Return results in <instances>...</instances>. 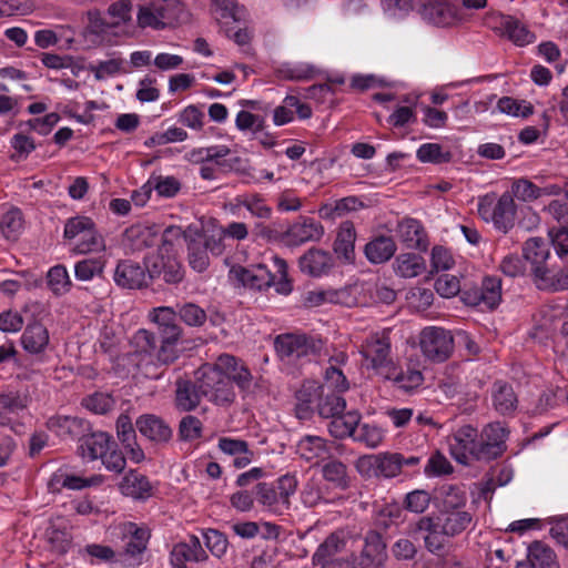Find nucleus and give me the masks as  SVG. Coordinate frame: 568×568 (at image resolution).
Segmentation results:
<instances>
[{"label": "nucleus", "instance_id": "1", "mask_svg": "<svg viewBox=\"0 0 568 568\" xmlns=\"http://www.w3.org/2000/svg\"><path fill=\"white\" fill-rule=\"evenodd\" d=\"M297 486L296 476L291 474L281 476L274 483H257V504L272 513L283 514L290 509V498L296 493Z\"/></svg>", "mask_w": 568, "mask_h": 568}, {"label": "nucleus", "instance_id": "2", "mask_svg": "<svg viewBox=\"0 0 568 568\" xmlns=\"http://www.w3.org/2000/svg\"><path fill=\"white\" fill-rule=\"evenodd\" d=\"M234 278L240 284H252L254 282H264V284H291L293 282L288 276V265L280 256H273L270 264H260L254 270L242 266L231 270Z\"/></svg>", "mask_w": 568, "mask_h": 568}, {"label": "nucleus", "instance_id": "3", "mask_svg": "<svg viewBox=\"0 0 568 568\" xmlns=\"http://www.w3.org/2000/svg\"><path fill=\"white\" fill-rule=\"evenodd\" d=\"M199 387L202 388L204 397L217 405H229L235 399V392L230 378L214 365H204L197 372Z\"/></svg>", "mask_w": 568, "mask_h": 568}, {"label": "nucleus", "instance_id": "4", "mask_svg": "<svg viewBox=\"0 0 568 568\" xmlns=\"http://www.w3.org/2000/svg\"><path fill=\"white\" fill-rule=\"evenodd\" d=\"M390 329L372 333L361 345L362 356L369 363V367L382 376L394 365L390 357Z\"/></svg>", "mask_w": 568, "mask_h": 568}, {"label": "nucleus", "instance_id": "5", "mask_svg": "<svg viewBox=\"0 0 568 568\" xmlns=\"http://www.w3.org/2000/svg\"><path fill=\"white\" fill-rule=\"evenodd\" d=\"M419 346L425 357L442 363L448 359L454 351V337L443 327L427 326L419 333Z\"/></svg>", "mask_w": 568, "mask_h": 568}, {"label": "nucleus", "instance_id": "6", "mask_svg": "<svg viewBox=\"0 0 568 568\" xmlns=\"http://www.w3.org/2000/svg\"><path fill=\"white\" fill-rule=\"evenodd\" d=\"M274 346L281 359L293 362L321 353L323 342L305 334H282L276 336Z\"/></svg>", "mask_w": 568, "mask_h": 568}, {"label": "nucleus", "instance_id": "7", "mask_svg": "<svg viewBox=\"0 0 568 568\" xmlns=\"http://www.w3.org/2000/svg\"><path fill=\"white\" fill-rule=\"evenodd\" d=\"M217 367L230 378L233 386L235 384L243 395V398L252 395L257 383L247 365L241 359L230 354H222L216 359Z\"/></svg>", "mask_w": 568, "mask_h": 568}, {"label": "nucleus", "instance_id": "8", "mask_svg": "<svg viewBox=\"0 0 568 568\" xmlns=\"http://www.w3.org/2000/svg\"><path fill=\"white\" fill-rule=\"evenodd\" d=\"M347 544V534L344 530H335L329 534L325 540L317 547L312 557L315 566L321 568H346L348 562L344 559L336 558Z\"/></svg>", "mask_w": 568, "mask_h": 568}, {"label": "nucleus", "instance_id": "9", "mask_svg": "<svg viewBox=\"0 0 568 568\" xmlns=\"http://www.w3.org/2000/svg\"><path fill=\"white\" fill-rule=\"evenodd\" d=\"M34 385H21L17 389L0 392V426L11 423L9 414H19L32 403Z\"/></svg>", "mask_w": 568, "mask_h": 568}, {"label": "nucleus", "instance_id": "10", "mask_svg": "<svg viewBox=\"0 0 568 568\" xmlns=\"http://www.w3.org/2000/svg\"><path fill=\"white\" fill-rule=\"evenodd\" d=\"M412 536L424 534L423 539L425 548L437 556L445 552L446 536L439 526L436 525L434 516H423L416 523L409 526Z\"/></svg>", "mask_w": 568, "mask_h": 568}, {"label": "nucleus", "instance_id": "11", "mask_svg": "<svg viewBox=\"0 0 568 568\" xmlns=\"http://www.w3.org/2000/svg\"><path fill=\"white\" fill-rule=\"evenodd\" d=\"M324 234L323 226L307 216H300L286 231L284 243L288 246H298L306 242H317Z\"/></svg>", "mask_w": 568, "mask_h": 568}, {"label": "nucleus", "instance_id": "12", "mask_svg": "<svg viewBox=\"0 0 568 568\" xmlns=\"http://www.w3.org/2000/svg\"><path fill=\"white\" fill-rule=\"evenodd\" d=\"M478 439V432L471 425L458 428L449 440L452 455L464 465H468Z\"/></svg>", "mask_w": 568, "mask_h": 568}, {"label": "nucleus", "instance_id": "13", "mask_svg": "<svg viewBox=\"0 0 568 568\" xmlns=\"http://www.w3.org/2000/svg\"><path fill=\"white\" fill-rule=\"evenodd\" d=\"M424 21L436 27H447L455 20V9L440 0H423L416 11Z\"/></svg>", "mask_w": 568, "mask_h": 568}, {"label": "nucleus", "instance_id": "14", "mask_svg": "<svg viewBox=\"0 0 568 568\" xmlns=\"http://www.w3.org/2000/svg\"><path fill=\"white\" fill-rule=\"evenodd\" d=\"M399 460L400 454L398 453L364 456L358 459L357 468L359 471H363L365 468H374L376 475L392 478L400 473Z\"/></svg>", "mask_w": 568, "mask_h": 568}, {"label": "nucleus", "instance_id": "15", "mask_svg": "<svg viewBox=\"0 0 568 568\" xmlns=\"http://www.w3.org/2000/svg\"><path fill=\"white\" fill-rule=\"evenodd\" d=\"M135 426L142 436L156 444H165L172 438V428L156 415H141L136 419Z\"/></svg>", "mask_w": 568, "mask_h": 568}, {"label": "nucleus", "instance_id": "16", "mask_svg": "<svg viewBox=\"0 0 568 568\" xmlns=\"http://www.w3.org/2000/svg\"><path fill=\"white\" fill-rule=\"evenodd\" d=\"M501 286H460L459 296L468 306L494 308L501 298Z\"/></svg>", "mask_w": 568, "mask_h": 568}, {"label": "nucleus", "instance_id": "17", "mask_svg": "<svg viewBox=\"0 0 568 568\" xmlns=\"http://www.w3.org/2000/svg\"><path fill=\"white\" fill-rule=\"evenodd\" d=\"M207 555L197 536L191 535L184 541L176 544L171 551V562L174 568H185L186 561H204Z\"/></svg>", "mask_w": 568, "mask_h": 568}, {"label": "nucleus", "instance_id": "18", "mask_svg": "<svg viewBox=\"0 0 568 568\" xmlns=\"http://www.w3.org/2000/svg\"><path fill=\"white\" fill-rule=\"evenodd\" d=\"M332 255L321 248L312 247L298 260L301 271L313 277H320L327 274L333 267Z\"/></svg>", "mask_w": 568, "mask_h": 568}, {"label": "nucleus", "instance_id": "19", "mask_svg": "<svg viewBox=\"0 0 568 568\" xmlns=\"http://www.w3.org/2000/svg\"><path fill=\"white\" fill-rule=\"evenodd\" d=\"M175 388V405L181 412L194 410L201 403L204 393L200 392L199 375L194 382L190 379H178Z\"/></svg>", "mask_w": 568, "mask_h": 568}, {"label": "nucleus", "instance_id": "20", "mask_svg": "<svg viewBox=\"0 0 568 568\" xmlns=\"http://www.w3.org/2000/svg\"><path fill=\"white\" fill-rule=\"evenodd\" d=\"M501 34L518 47H524L535 42L536 36L528 29V26L520 19L504 14L500 19Z\"/></svg>", "mask_w": 568, "mask_h": 568}, {"label": "nucleus", "instance_id": "21", "mask_svg": "<svg viewBox=\"0 0 568 568\" xmlns=\"http://www.w3.org/2000/svg\"><path fill=\"white\" fill-rule=\"evenodd\" d=\"M434 518L436 525L448 537H455L465 531L473 520L471 514L466 510L438 511Z\"/></svg>", "mask_w": 568, "mask_h": 568}, {"label": "nucleus", "instance_id": "22", "mask_svg": "<svg viewBox=\"0 0 568 568\" xmlns=\"http://www.w3.org/2000/svg\"><path fill=\"white\" fill-rule=\"evenodd\" d=\"M397 233L407 247L416 248L422 252L427 251V236L419 221L409 217L404 219L398 223Z\"/></svg>", "mask_w": 568, "mask_h": 568}, {"label": "nucleus", "instance_id": "23", "mask_svg": "<svg viewBox=\"0 0 568 568\" xmlns=\"http://www.w3.org/2000/svg\"><path fill=\"white\" fill-rule=\"evenodd\" d=\"M356 231L354 224L349 221H345L341 224L336 239L333 244V251L339 260L346 263H351L355 257V245Z\"/></svg>", "mask_w": 568, "mask_h": 568}, {"label": "nucleus", "instance_id": "24", "mask_svg": "<svg viewBox=\"0 0 568 568\" xmlns=\"http://www.w3.org/2000/svg\"><path fill=\"white\" fill-rule=\"evenodd\" d=\"M120 490L124 496L144 500L152 496L153 487L146 476L130 470L121 480Z\"/></svg>", "mask_w": 568, "mask_h": 568}, {"label": "nucleus", "instance_id": "25", "mask_svg": "<svg viewBox=\"0 0 568 568\" xmlns=\"http://www.w3.org/2000/svg\"><path fill=\"white\" fill-rule=\"evenodd\" d=\"M535 280L549 284H568V271L560 256H551L545 264L534 270Z\"/></svg>", "mask_w": 568, "mask_h": 568}, {"label": "nucleus", "instance_id": "26", "mask_svg": "<svg viewBox=\"0 0 568 568\" xmlns=\"http://www.w3.org/2000/svg\"><path fill=\"white\" fill-rule=\"evenodd\" d=\"M435 499L438 511L464 510L467 503L466 493L455 485H443Z\"/></svg>", "mask_w": 568, "mask_h": 568}, {"label": "nucleus", "instance_id": "27", "mask_svg": "<svg viewBox=\"0 0 568 568\" xmlns=\"http://www.w3.org/2000/svg\"><path fill=\"white\" fill-rule=\"evenodd\" d=\"M166 284H176L182 281L181 264L173 257L159 258L152 266H148V276L150 281L160 278Z\"/></svg>", "mask_w": 568, "mask_h": 568}, {"label": "nucleus", "instance_id": "28", "mask_svg": "<svg viewBox=\"0 0 568 568\" xmlns=\"http://www.w3.org/2000/svg\"><path fill=\"white\" fill-rule=\"evenodd\" d=\"M111 437L108 433L104 432H97V433H90L88 432L83 439L81 440V444L79 446V449L81 450V455L83 457H88L91 460L101 458L103 454L108 453L110 450V442Z\"/></svg>", "mask_w": 568, "mask_h": 568}, {"label": "nucleus", "instance_id": "29", "mask_svg": "<svg viewBox=\"0 0 568 568\" xmlns=\"http://www.w3.org/2000/svg\"><path fill=\"white\" fill-rule=\"evenodd\" d=\"M150 539V531L146 528L139 527L136 524L128 523L124 525V552L131 557L141 555Z\"/></svg>", "mask_w": 568, "mask_h": 568}, {"label": "nucleus", "instance_id": "30", "mask_svg": "<svg viewBox=\"0 0 568 568\" xmlns=\"http://www.w3.org/2000/svg\"><path fill=\"white\" fill-rule=\"evenodd\" d=\"M186 244L191 267L197 272H203L209 265V256L206 248L203 247L202 233L189 227Z\"/></svg>", "mask_w": 568, "mask_h": 568}, {"label": "nucleus", "instance_id": "31", "mask_svg": "<svg viewBox=\"0 0 568 568\" xmlns=\"http://www.w3.org/2000/svg\"><path fill=\"white\" fill-rule=\"evenodd\" d=\"M527 558L530 568H559L555 551L544 541L531 542L528 547Z\"/></svg>", "mask_w": 568, "mask_h": 568}, {"label": "nucleus", "instance_id": "32", "mask_svg": "<svg viewBox=\"0 0 568 568\" xmlns=\"http://www.w3.org/2000/svg\"><path fill=\"white\" fill-rule=\"evenodd\" d=\"M396 248L390 236L379 235L365 245V255L372 263L379 264L390 260Z\"/></svg>", "mask_w": 568, "mask_h": 568}, {"label": "nucleus", "instance_id": "33", "mask_svg": "<svg viewBox=\"0 0 568 568\" xmlns=\"http://www.w3.org/2000/svg\"><path fill=\"white\" fill-rule=\"evenodd\" d=\"M516 205L509 193H504L493 211V221L497 229L507 232L514 225Z\"/></svg>", "mask_w": 568, "mask_h": 568}, {"label": "nucleus", "instance_id": "34", "mask_svg": "<svg viewBox=\"0 0 568 568\" xmlns=\"http://www.w3.org/2000/svg\"><path fill=\"white\" fill-rule=\"evenodd\" d=\"M361 422V414L357 410H351L346 414H339L332 417L328 424L329 434L338 439L354 437L355 428Z\"/></svg>", "mask_w": 568, "mask_h": 568}, {"label": "nucleus", "instance_id": "35", "mask_svg": "<svg viewBox=\"0 0 568 568\" xmlns=\"http://www.w3.org/2000/svg\"><path fill=\"white\" fill-rule=\"evenodd\" d=\"M297 453L303 459L312 462L316 458L324 459L328 457L331 449L324 438L307 435L297 443Z\"/></svg>", "mask_w": 568, "mask_h": 568}, {"label": "nucleus", "instance_id": "36", "mask_svg": "<svg viewBox=\"0 0 568 568\" xmlns=\"http://www.w3.org/2000/svg\"><path fill=\"white\" fill-rule=\"evenodd\" d=\"M395 273L403 278L415 277L426 270L423 256L415 253H405L396 257L393 264Z\"/></svg>", "mask_w": 568, "mask_h": 568}, {"label": "nucleus", "instance_id": "37", "mask_svg": "<svg viewBox=\"0 0 568 568\" xmlns=\"http://www.w3.org/2000/svg\"><path fill=\"white\" fill-rule=\"evenodd\" d=\"M21 343L26 351L38 354L44 349L49 343L47 328L38 322L29 324L21 337Z\"/></svg>", "mask_w": 568, "mask_h": 568}, {"label": "nucleus", "instance_id": "38", "mask_svg": "<svg viewBox=\"0 0 568 568\" xmlns=\"http://www.w3.org/2000/svg\"><path fill=\"white\" fill-rule=\"evenodd\" d=\"M517 396L511 385L498 381L493 386V404L497 412L503 415L509 414L517 407Z\"/></svg>", "mask_w": 568, "mask_h": 568}, {"label": "nucleus", "instance_id": "39", "mask_svg": "<svg viewBox=\"0 0 568 568\" xmlns=\"http://www.w3.org/2000/svg\"><path fill=\"white\" fill-rule=\"evenodd\" d=\"M158 233L156 225L135 224L128 227L124 235L134 250H142L155 244Z\"/></svg>", "mask_w": 568, "mask_h": 568}, {"label": "nucleus", "instance_id": "40", "mask_svg": "<svg viewBox=\"0 0 568 568\" xmlns=\"http://www.w3.org/2000/svg\"><path fill=\"white\" fill-rule=\"evenodd\" d=\"M385 379L392 381L394 385L400 389L409 392L417 388L423 383V375L417 369H407L406 372L398 369L395 364L388 368L383 375Z\"/></svg>", "mask_w": 568, "mask_h": 568}, {"label": "nucleus", "instance_id": "41", "mask_svg": "<svg viewBox=\"0 0 568 568\" xmlns=\"http://www.w3.org/2000/svg\"><path fill=\"white\" fill-rule=\"evenodd\" d=\"M322 476L337 489L345 490L351 486L347 466L338 459H329L323 464Z\"/></svg>", "mask_w": 568, "mask_h": 568}, {"label": "nucleus", "instance_id": "42", "mask_svg": "<svg viewBox=\"0 0 568 568\" xmlns=\"http://www.w3.org/2000/svg\"><path fill=\"white\" fill-rule=\"evenodd\" d=\"M145 270L131 260L121 261L114 273L116 284H145Z\"/></svg>", "mask_w": 568, "mask_h": 568}, {"label": "nucleus", "instance_id": "43", "mask_svg": "<svg viewBox=\"0 0 568 568\" xmlns=\"http://www.w3.org/2000/svg\"><path fill=\"white\" fill-rule=\"evenodd\" d=\"M524 256L531 264V273L534 270L545 264L550 257V252L546 242L540 237H531L525 242Z\"/></svg>", "mask_w": 568, "mask_h": 568}, {"label": "nucleus", "instance_id": "44", "mask_svg": "<svg viewBox=\"0 0 568 568\" xmlns=\"http://www.w3.org/2000/svg\"><path fill=\"white\" fill-rule=\"evenodd\" d=\"M158 16L164 21V27L185 21L187 13L180 0H155Z\"/></svg>", "mask_w": 568, "mask_h": 568}, {"label": "nucleus", "instance_id": "45", "mask_svg": "<svg viewBox=\"0 0 568 568\" xmlns=\"http://www.w3.org/2000/svg\"><path fill=\"white\" fill-rule=\"evenodd\" d=\"M189 232V227L183 231L180 226L170 225L168 226L162 234V243L160 246V257L159 258H169L172 257L176 245L181 243L182 240L186 242V233Z\"/></svg>", "mask_w": 568, "mask_h": 568}, {"label": "nucleus", "instance_id": "46", "mask_svg": "<svg viewBox=\"0 0 568 568\" xmlns=\"http://www.w3.org/2000/svg\"><path fill=\"white\" fill-rule=\"evenodd\" d=\"M361 552L383 565L384 560L387 558V552L386 542L384 541L382 534L376 530L367 531L364 537V547Z\"/></svg>", "mask_w": 568, "mask_h": 568}, {"label": "nucleus", "instance_id": "47", "mask_svg": "<svg viewBox=\"0 0 568 568\" xmlns=\"http://www.w3.org/2000/svg\"><path fill=\"white\" fill-rule=\"evenodd\" d=\"M23 229V216L19 209H11L0 219V232L7 240L16 241Z\"/></svg>", "mask_w": 568, "mask_h": 568}, {"label": "nucleus", "instance_id": "48", "mask_svg": "<svg viewBox=\"0 0 568 568\" xmlns=\"http://www.w3.org/2000/svg\"><path fill=\"white\" fill-rule=\"evenodd\" d=\"M318 70L313 64L301 63L295 67L283 64L276 70L278 78L291 81H307L315 78Z\"/></svg>", "mask_w": 568, "mask_h": 568}, {"label": "nucleus", "instance_id": "49", "mask_svg": "<svg viewBox=\"0 0 568 568\" xmlns=\"http://www.w3.org/2000/svg\"><path fill=\"white\" fill-rule=\"evenodd\" d=\"M320 397L317 409L322 417L332 418L344 413L346 402L341 395L324 392V395H320Z\"/></svg>", "mask_w": 568, "mask_h": 568}, {"label": "nucleus", "instance_id": "50", "mask_svg": "<svg viewBox=\"0 0 568 568\" xmlns=\"http://www.w3.org/2000/svg\"><path fill=\"white\" fill-rule=\"evenodd\" d=\"M318 388L321 395H324V392L341 395V393L348 389V382L339 368L329 366L325 371L324 383Z\"/></svg>", "mask_w": 568, "mask_h": 568}, {"label": "nucleus", "instance_id": "51", "mask_svg": "<svg viewBox=\"0 0 568 568\" xmlns=\"http://www.w3.org/2000/svg\"><path fill=\"white\" fill-rule=\"evenodd\" d=\"M158 8L155 0H150L139 6L138 24L141 28L151 27L155 30L164 29V21L158 16L155 11Z\"/></svg>", "mask_w": 568, "mask_h": 568}, {"label": "nucleus", "instance_id": "52", "mask_svg": "<svg viewBox=\"0 0 568 568\" xmlns=\"http://www.w3.org/2000/svg\"><path fill=\"white\" fill-rule=\"evenodd\" d=\"M454 264H455V261H454L450 252L442 245H435L432 248V256H430V267L432 268L425 280L430 281L432 276L435 273H438L440 271H448L454 266Z\"/></svg>", "mask_w": 568, "mask_h": 568}, {"label": "nucleus", "instance_id": "53", "mask_svg": "<svg viewBox=\"0 0 568 568\" xmlns=\"http://www.w3.org/2000/svg\"><path fill=\"white\" fill-rule=\"evenodd\" d=\"M452 156L449 151H444L437 143H425L417 150V158L420 162L442 164L449 162Z\"/></svg>", "mask_w": 568, "mask_h": 568}, {"label": "nucleus", "instance_id": "54", "mask_svg": "<svg viewBox=\"0 0 568 568\" xmlns=\"http://www.w3.org/2000/svg\"><path fill=\"white\" fill-rule=\"evenodd\" d=\"M508 435L509 430L501 423L497 422L486 425L480 433L479 439L491 445H498L500 450L506 452Z\"/></svg>", "mask_w": 568, "mask_h": 568}, {"label": "nucleus", "instance_id": "55", "mask_svg": "<svg viewBox=\"0 0 568 568\" xmlns=\"http://www.w3.org/2000/svg\"><path fill=\"white\" fill-rule=\"evenodd\" d=\"M383 430L369 424H358L353 437L355 442L363 443L369 448L377 447L383 442Z\"/></svg>", "mask_w": 568, "mask_h": 568}, {"label": "nucleus", "instance_id": "56", "mask_svg": "<svg viewBox=\"0 0 568 568\" xmlns=\"http://www.w3.org/2000/svg\"><path fill=\"white\" fill-rule=\"evenodd\" d=\"M406 300L410 307L423 311L432 305L434 293L430 288L425 286H409L406 292Z\"/></svg>", "mask_w": 568, "mask_h": 568}, {"label": "nucleus", "instance_id": "57", "mask_svg": "<svg viewBox=\"0 0 568 568\" xmlns=\"http://www.w3.org/2000/svg\"><path fill=\"white\" fill-rule=\"evenodd\" d=\"M82 405L94 414H106L113 409L115 399L108 393L97 392L82 399Z\"/></svg>", "mask_w": 568, "mask_h": 568}, {"label": "nucleus", "instance_id": "58", "mask_svg": "<svg viewBox=\"0 0 568 568\" xmlns=\"http://www.w3.org/2000/svg\"><path fill=\"white\" fill-rule=\"evenodd\" d=\"M301 500L308 508L316 507L322 503H328L324 497L321 484L315 478H311L304 484L301 490Z\"/></svg>", "mask_w": 568, "mask_h": 568}, {"label": "nucleus", "instance_id": "59", "mask_svg": "<svg viewBox=\"0 0 568 568\" xmlns=\"http://www.w3.org/2000/svg\"><path fill=\"white\" fill-rule=\"evenodd\" d=\"M131 344L135 352L153 355L158 347V337L155 333L141 328L133 335Z\"/></svg>", "mask_w": 568, "mask_h": 568}, {"label": "nucleus", "instance_id": "60", "mask_svg": "<svg viewBox=\"0 0 568 568\" xmlns=\"http://www.w3.org/2000/svg\"><path fill=\"white\" fill-rule=\"evenodd\" d=\"M104 248V240L94 225L92 231H87L85 234L82 235V239L77 244L74 251L80 254H87L91 252H101Z\"/></svg>", "mask_w": 568, "mask_h": 568}, {"label": "nucleus", "instance_id": "61", "mask_svg": "<svg viewBox=\"0 0 568 568\" xmlns=\"http://www.w3.org/2000/svg\"><path fill=\"white\" fill-rule=\"evenodd\" d=\"M363 203L355 196L344 197L335 203L334 206L324 205L320 213L322 216L335 217L341 216L345 212L355 211L358 207H363Z\"/></svg>", "mask_w": 568, "mask_h": 568}, {"label": "nucleus", "instance_id": "62", "mask_svg": "<svg viewBox=\"0 0 568 568\" xmlns=\"http://www.w3.org/2000/svg\"><path fill=\"white\" fill-rule=\"evenodd\" d=\"M202 422L193 416H184L179 425V437L181 440L191 442L202 436Z\"/></svg>", "mask_w": 568, "mask_h": 568}, {"label": "nucleus", "instance_id": "63", "mask_svg": "<svg viewBox=\"0 0 568 568\" xmlns=\"http://www.w3.org/2000/svg\"><path fill=\"white\" fill-rule=\"evenodd\" d=\"M203 537L205 546L213 556L221 558L226 552L229 541L223 532L216 529H207L203 532Z\"/></svg>", "mask_w": 568, "mask_h": 568}, {"label": "nucleus", "instance_id": "64", "mask_svg": "<svg viewBox=\"0 0 568 568\" xmlns=\"http://www.w3.org/2000/svg\"><path fill=\"white\" fill-rule=\"evenodd\" d=\"M430 500L429 493L417 489L405 496L404 508L415 514H423L429 507Z\"/></svg>", "mask_w": 568, "mask_h": 568}]
</instances>
